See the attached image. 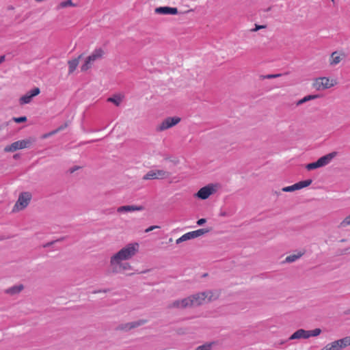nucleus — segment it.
Here are the masks:
<instances>
[{
	"mask_svg": "<svg viewBox=\"0 0 350 350\" xmlns=\"http://www.w3.org/2000/svg\"><path fill=\"white\" fill-rule=\"evenodd\" d=\"M182 237H183L184 241H185L193 239L190 232L184 234L183 235H182Z\"/></svg>",
	"mask_w": 350,
	"mask_h": 350,
	"instance_id": "f704fd0d",
	"label": "nucleus"
},
{
	"mask_svg": "<svg viewBox=\"0 0 350 350\" xmlns=\"http://www.w3.org/2000/svg\"><path fill=\"white\" fill-rule=\"evenodd\" d=\"M77 168H78V167H76V168H75V169L72 170H71V173H72V172H74L76 169H77Z\"/></svg>",
	"mask_w": 350,
	"mask_h": 350,
	"instance_id": "37998d69",
	"label": "nucleus"
},
{
	"mask_svg": "<svg viewBox=\"0 0 350 350\" xmlns=\"http://www.w3.org/2000/svg\"><path fill=\"white\" fill-rule=\"evenodd\" d=\"M30 144L31 141L29 139L18 140L15 142H13L10 145L6 146L4 148V151L5 152H13L18 150H21L27 148Z\"/></svg>",
	"mask_w": 350,
	"mask_h": 350,
	"instance_id": "39448f33",
	"label": "nucleus"
},
{
	"mask_svg": "<svg viewBox=\"0 0 350 350\" xmlns=\"http://www.w3.org/2000/svg\"><path fill=\"white\" fill-rule=\"evenodd\" d=\"M146 323V321L144 320H139L131 323H128L124 325H121L118 326V329L121 330H130L132 328L137 327L138 326H140Z\"/></svg>",
	"mask_w": 350,
	"mask_h": 350,
	"instance_id": "4468645a",
	"label": "nucleus"
},
{
	"mask_svg": "<svg viewBox=\"0 0 350 350\" xmlns=\"http://www.w3.org/2000/svg\"><path fill=\"white\" fill-rule=\"evenodd\" d=\"M333 85L334 83L327 77H320L314 83V86L318 90L327 89Z\"/></svg>",
	"mask_w": 350,
	"mask_h": 350,
	"instance_id": "1a4fd4ad",
	"label": "nucleus"
},
{
	"mask_svg": "<svg viewBox=\"0 0 350 350\" xmlns=\"http://www.w3.org/2000/svg\"><path fill=\"white\" fill-rule=\"evenodd\" d=\"M303 255L302 252H299L297 254H291L286 256L285 261L286 262H293L299 259Z\"/></svg>",
	"mask_w": 350,
	"mask_h": 350,
	"instance_id": "4be33fe9",
	"label": "nucleus"
},
{
	"mask_svg": "<svg viewBox=\"0 0 350 350\" xmlns=\"http://www.w3.org/2000/svg\"><path fill=\"white\" fill-rule=\"evenodd\" d=\"M138 243H129L121 249L116 254L112 256L111 258L110 264L113 268V271L118 273L121 270L126 269L127 266H129V264H122L121 261L131 258L138 251Z\"/></svg>",
	"mask_w": 350,
	"mask_h": 350,
	"instance_id": "f257e3e1",
	"label": "nucleus"
},
{
	"mask_svg": "<svg viewBox=\"0 0 350 350\" xmlns=\"http://www.w3.org/2000/svg\"><path fill=\"white\" fill-rule=\"evenodd\" d=\"M338 340L339 342L340 345L341 346L342 349L350 345V336H346Z\"/></svg>",
	"mask_w": 350,
	"mask_h": 350,
	"instance_id": "393cba45",
	"label": "nucleus"
},
{
	"mask_svg": "<svg viewBox=\"0 0 350 350\" xmlns=\"http://www.w3.org/2000/svg\"><path fill=\"white\" fill-rule=\"evenodd\" d=\"M335 155L336 152H332L321 157L317 161L319 163L320 166L323 167L329 164Z\"/></svg>",
	"mask_w": 350,
	"mask_h": 350,
	"instance_id": "2eb2a0df",
	"label": "nucleus"
},
{
	"mask_svg": "<svg viewBox=\"0 0 350 350\" xmlns=\"http://www.w3.org/2000/svg\"><path fill=\"white\" fill-rule=\"evenodd\" d=\"M219 297V293L217 291H205L202 293H196L191 296L192 301V306H200L207 299L208 301H212L216 299Z\"/></svg>",
	"mask_w": 350,
	"mask_h": 350,
	"instance_id": "f03ea898",
	"label": "nucleus"
},
{
	"mask_svg": "<svg viewBox=\"0 0 350 350\" xmlns=\"http://www.w3.org/2000/svg\"><path fill=\"white\" fill-rule=\"evenodd\" d=\"M31 196L28 192H24L20 194L13 208V211H20L27 207L31 200Z\"/></svg>",
	"mask_w": 350,
	"mask_h": 350,
	"instance_id": "20e7f679",
	"label": "nucleus"
},
{
	"mask_svg": "<svg viewBox=\"0 0 350 350\" xmlns=\"http://www.w3.org/2000/svg\"><path fill=\"white\" fill-rule=\"evenodd\" d=\"M81 56L82 55H80L77 58L73 59L68 62L69 73H72L76 70L79 65V59L81 57Z\"/></svg>",
	"mask_w": 350,
	"mask_h": 350,
	"instance_id": "f3484780",
	"label": "nucleus"
},
{
	"mask_svg": "<svg viewBox=\"0 0 350 350\" xmlns=\"http://www.w3.org/2000/svg\"><path fill=\"white\" fill-rule=\"evenodd\" d=\"M264 28H265V25H256V27L254 29H252V31H258L259 29H264Z\"/></svg>",
	"mask_w": 350,
	"mask_h": 350,
	"instance_id": "4c0bfd02",
	"label": "nucleus"
},
{
	"mask_svg": "<svg viewBox=\"0 0 350 350\" xmlns=\"http://www.w3.org/2000/svg\"><path fill=\"white\" fill-rule=\"evenodd\" d=\"M169 308H181L180 300H176L173 301L170 305H169Z\"/></svg>",
	"mask_w": 350,
	"mask_h": 350,
	"instance_id": "473e14b6",
	"label": "nucleus"
},
{
	"mask_svg": "<svg viewBox=\"0 0 350 350\" xmlns=\"http://www.w3.org/2000/svg\"><path fill=\"white\" fill-rule=\"evenodd\" d=\"M166 172L162 170H150L143 177L144 180H154L163 178L165 176Z\"/></svg>",
	"mask_w": 350,
	"mask_h": 350,
	"instance_id": "9b49d317",
	"label": "nucleus"
},
{
	"mask_svg": "<svg viewBox=\"0 0 350 350\" xmlns=\"http://www.w3.org/2000/svg\"><path fill=\"white\" fill-rule=\"evenodd\" d=\"M13 120L16 123H22L27 121V117L21 116L18 118H13Z\"/></svg>",
	"mask_w": 350,
	"mask_h": 350,
	"instance_id": "72a5a7b5",
	"label": "nucleus"
},
{
	"mask_svg": "<svg viewBox=\"0 0 350 350\" xmlns=\"http://www.w3.org/2000/svg\"><path fill=\"white\" fill-rule=\"evenodd\" d=\"M23 289L22 284L13 286L5 290V293L10 295H15L20 293Z\"/></svg>",
	"mask_w": 350,
	"mask_h": 350,
	"instance_id": "6ab92c4d",
	"label": "nucleus"
},
{
	"mask_svg": "<svg viewBox=\"0 0 350 350\" xmlns=\"http://www.w3.org/2000/svg\"><path fill=\"white\" fill-rule=\"evenodd\" d=\"M159 228V226H151L149 228H148L147 229H146L145 232H148L153 230L154 229Z\"/></svg>",
	"mask_w": 350,
	"mask_h": 350,
	"instance_id": "c9c22d12",
	"label": "nucleus"
},
{
	"mask_svg": "<svg viewBox=\"0 0 350 350\" xmlns=\"http://www.w3.org/2000/svg\"><path fill=\"white\" fill-rule=\"evenodd\" d=\"M350 225V215L346 217L343 221L340 223L341 227H345Z\"/></svg>",
	"mask_w": 350,
	"mask_h": 350,
	"instance_id": "7c9ffc66",
	"label": "nucleus"
},
{
	"mask_svg": "<svg viewBox=\"0 0 350 350\" xmlns=\"http://www.w3.org/2000/svg\"><path fill=\"white\" fill-rule=\"evenodd\" d=\"M206 222V219L204 218L200 219L197 221V224L198 226H202Z\"/></svg>",
	"mask_w": 350,
	"mask_h": 350,
	"instance_id": "e433bc0d",
	"label": "nucleus"
},
{
	"mask_svg": "<svg viewBox=\"0 0 350 350\" xmlns=\"http://www.w3.org/2000/svg\"><path fill=\"white\" fill-rule=\"evenodd\" d=\"M103 55L104 51L101 48L95 49L92 54L85 59L84 64L81 67V71H86L90 69L94 62L103 58Z\"/></svg>",
	"mask_w": 350,
	"mask_h": 350,
	"instance_id": "7ed1b4c3",
	"label": "nucleus"
},
{
	"mask_svg": "<svg viewBox=\"0 0 350 350\" xmlns=\"http://www.w3.org/2000/svg\"><path fill=\"white\" fill-rule=\"evenodd\" d=\"M318 96L317 95H308V96H306L305 97H304L302 99H300L299 100L297 101V105H300L308 100H312V99H314L316 98H317Z\"/></svg>",
	"mask_w": 350,
	"mask_h": 350,
	"instance_id": "a878e982",
	"label": "nucleus"
},
{
	"mask_svg": "<svg viewBox=\"0 0 350 350\" xmlns=\"http://www.w3.org/2000/svg\"><path fill=\"white\" fill-rule=\"evenodd\" d=\"M59 129H57V130L54 131H53V132H51V133H48V134H45V135L43 136V137H44V138H46V137H49V136L51 135L52 134H54V133H57V131H59Z\"/></svg>",
	"mask_w": 350,
	"mask_h": 350,
	"instance_id": "ea45409f",
	"label": "nucleus"
},
{
	"mask_svg": "<svg viewBox=\"0 0 350 350\" xmlns=\"http://www.w3.org/2000/svg\"><path fill=\"white\" fill-rule=\"evenodd\" d=\"M331 58L330 64L333 66L338 64L341 60L340 57L338 55L336 51L332 53Z\"/></svg>",
	"mask_w": 350,
	"mask_h": 350,
	"instance_id": "5701e85b",
	"label": "nucleus"
},
{
	"mask_svg": "<svg viewBox=\"0 0 350 350\" xmlns=\"http://www.w3.org/2000/svg\"><path fill=\"white\" fill-rule=\"evenodd\" d=\"M217 186L216 185L209 184L202 187L196 193V196L202 200L207 199L211 195L216 192Z\"/></svg>",
	"mask_w": 350,
	"mask_h": 350,
	"instance_id": "423d86ee",
	"label": "nucleus"
},
{
	"mask_svg": "<svg viewBox=\"0 0 350 350\" xmlns=\"http://www.w3.org/2000/svg\"><path fill=\"white\" fill-rule=\"evenodd\" d=\"M211 344H204L198 347L195 350H211Z\"/></svg>",
	"mask_w": 350,
	"mask_h": 350,
	"instance_id": "c85d7f7f",
	"label": "nucleus"
},
{
	"mask_svg": "<svg viewBox=\"0 0 350 350\" xmlns=\"http://www.w3.org/2000/svg\"><path fill=\"white\" fill-rule=\"evenodd\" d=\"M180 303L181 308H185L189 306H193L191 296L181 299Z\"/></svg>",
	"mask_w": 350,
	"mask_h": 350,
	"instance_id": "b1692460",
	"label": "nucleus"
},
{
	"mask_svg": "<svg viewBox=\"0 0 350 350\" xmlns=\"http://www.w3.org/2000/svg\"><path fill=\"white\" fill-rule=\"evenodd\" d=\"M306 332L308 335V338L311 336H317L321 333V329L319 328H316L312 330H306Z\"/></svg>",
	"mask_w": 350,
	"mask_h": 350,
	"instance_id": "bb28decb",
	"label": "nucleus"
},
{
	"mask_svg": "<svg viewBox=\"0 0 350 350\" xmlns=\"http://www.w3.org/2000/svg\"><path fill=\"white\" fill-rule=\"evenodd\" d=\"M184 241H184V239H183V237L181 236L180 238H178V239H176V244H179V243H182V242H184Z\"/></svg>",
	"mask_w": 350,
	"mask_h": 350,
	"instance_id": "58836bf2",
	"label": "nucleus"
},
{
	"mask_svg": "<svg viewBox=\"0 0 350 350\" xmlns=\"http://www.w3.org/2000/svg\"><path fill=\"white\" fill-rule=\"evenodd\" d=\"M155 12L159 14H172L174 15L178 14V9L176 8L171 7H159L155 9Z\"/></svg>",
	"mask_w": 350,
	"mask_h": 350,
	"instance_id": "ddd939ff",
	"label": "nucleus"
},
{
	"mask_svg": "<svg viewBox=\"0 0 350 350\" xmlns=\"http://www.w3.org/2000/svg\"><path fill=\"white\" fill-rule=\"evenodd\" d=\"M312 182V180L311 179L299 181L293 185L284 187L282 191L285 192H291L295 190H299L310 185Z\"/></svg>",
	"mask_w": 350,
	"mask_h": 350,
	"instance_id": "0eeeda50",
	"label": "nucleus"
},
{
	"mask_svg": "<svg viewBox=\"0 0 350 350\" xmlns=\"http://www.w3.org/2000/svg\"><path fill=\"white\" fill-rule=\"evenodd\" d=\"M180 118L178 117H168L165 119L159 126L158 130L161 131L166 130L177 124L178 122H180Z\"/></svg>",
	"mask_w": 350,
	"mask_h": 350,
	"instance_id": "6e6552de",
	"label": "nucleus"
},
{
	"mask_svg": "<svg viewBox=\"0 0 350 350\" xmlns=\"http://www.w3.org/2000/svg\"><path fill=\"white\" fill-rule=\"evenodd\" d=\"M107 291V290H103V291H94V293H98V292H104V293H105Z\"/></svg>",
	"mask_w": 350,
	"mask_h": 350,
	"instance_id": "79ce46f5",
	"label": "nucleus"
},
{
	"mask_svg": "<svg viewBox=\"0 0 350 350\" xmlns=\"http://www.w3.org/2000/svg\"><path fill=\"white\" fill-rule=\"evenodd\" d=\"M40 92V90L38 88H35L30 91H29L26 94L21 96L19 99V103L21 105L29 103L32 98L38 95Z\"/></svg>",
	"mask_w": 350,
	"mask_h": 350,
	"instance_id": "9d476101",
	"label": "nucleus"
},
{
	"mask_svg": "<svg viewBox=\"0 0 350 350\" xmlns=\"http://www.w3.org/2000/svg\"><path fill=\"white\" fill-rule=\"evenodd\" d=\"M107 101L113 103L116 106H119L122 101V96L120 95H115L108 98Z\"/></svg>",
	"mask_w": 350,
	"mask_h": 350,
	"instance_id": "aec40b11",
	"label": "nucleus"
},
{
	"mask_svg": "<svg viewBox=\"0 0 350 350\" xmlns=\"http://www.w3.org/2000/svg\"><path fill=\"white\" fill-rule=\"evenodd\" d=\"M341 346L339 344L338 340H335L331 343L327 344L321 350H340Z\"/></svg>",
	"mask_w": 350,
	"mask_h": 350,
	"instance_id": "a211bd4d",
	"label": "nucleus"
},
{
	"mask_svg": "<svg viewBox=\"0 0 350 350\" xmlns=\"http://www.w3.org/2000/svg\"><path fill=\"white\" fill-rule=\"evenodd\" d=\"M208 232H209L208 229L201 228V229H198L197 230L191 231L190 232H191V237H193V239H194V238L200 237Z\"/></svg>",
	"mask_w": 350,
	"mask_h": 350,
	"instance_id": "412c9836",
	"label": "nucleus"
},
{
	"mask_svg": "<svg viewBox=\"0 0 350 350\" xmlns=\"http://www.w3.org/2000/svg\"><path fill=\"white\" fill-rule=\"evenodd\" d=\"M306 167L308 170H314V169L321 167V166H320L318 161H317L315 162L308 163Z\"/></svg>",
	"mask_w": 350,
	"mask_h": 350,
	"instance_id": "cd10ccee",
	"label": "nucleus"
},
{
	"mask_svg": "<svg viewBox=\"0 0 350 350\" xmlns=\"http://www.w3.org/2000/svg\"><path fill=\"white\" fill-rule=\"evenodd\" d=\"M73 5L71 0H66L60 3L59 6L61 8H66L68 6Z\"/></svg>",
	"mask_w": 350,
	"mask_h": 350,
	"instance_id": "2f4dec72",
	"label": "nucleus"
},
{
	"mask_svg": "<svg viewBox=\"0 0 350 350\" xmlns=\"http://www.w3.org/2000/svg\"><path fill=\"white\" fill-rule=\"evenodd\" d=\"M143 210H144V207L143 206L126 205L118 207L117 211L118 213H126L133 211H141Z\"/></svg>",
	"mask_w": 350,
	"mask_h": 350,
	"instance_id": "f8f14e48",
	"label": "nucleus"
},
{
	"mask_svg": "<svg viewBox=\"0 0 350 350\" xmlns=\"http://www.w3.org/2000/svg\"><path fill=\"white\" fill-rule=\"evenodd\" d=\"M300 338H308V335L306 330L299 329L294 332L289 338V340L300 339Z\"/></svg>",
	"mask_w": 350,
	"mask_h": 350,
	"instance_id": "dca6fc26",
	"label": "nucleus"
},
{
	"mask_svg": "<svg viewBox=\"0 0 350 350\" xmlns=\"http://www.w3.org/2000/svg\"><path fill=\"white\" fill-rule=\"evenodd\" d=\"M5 59V55H1L0 56V64L3 62Z\"/></svg>",
	"mask_w": 350,
	"mask_h": 350,
	"instance_id": "a19ab883",
	"label": "nucleus"
},
{
	"mask_svg": "<svg viewBox=\"0 0 350 350\" xmlns=\"http://www.w3.org/2000/svg\"><path fill=\"white\" fill-rule=\"evenodd\" d=\"M281 76V74H275V75H261L260 76V78L261 79H274V78H277V77H279Z\"/></svg>",
	"mask_w": 350,
	"mask_h": 350,
	"instance_id": "c756f323",
	"label": "nucleus"
}]
</instances>
